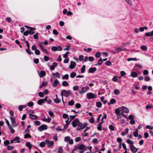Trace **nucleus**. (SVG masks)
<instances>
[{"label": "nucleus", "instance_id": "nucleus-62", "mask_svg": "<svg viewBox=\"0 0 153 153\" xmlns=\"http://www.w3.org/2000/svg\"><path fill=\"white\" fill-rule=\"evenodd\" d=\"M120 74L121 76H123L126 75V73L124 71H122L120 72Z\"/></svg>", "mask_w": 153, "mask_h": 153}, {"label": "nucleus", "instance_id": "nucleus-53", "mask_svg": "<svg viewBox=\"0 0 153 153\" xmlns=\"http://www.w3.org/2000/svg\"><path fill=\"white\" fill-rule=\"evenodd\" d=\"M153 108V106L152 105H148L146 106V108L148 109L149 108Z\"/></svg>", "mask_w": 153, "mask_h": 153}, {"label": "nucleus", "instance_id": "nucleus-58", "mask_svg": "<svg viewBox=\"0 0 153 153\" xmlns=\"http://www.w3.org/2000/svg\"><path fill=\"white\" fill-rule=\"evenodd\" d=\"M137 60V59L135 58H128L127 59V61H129L131 60L136 61Z\"/></svg>", "mask_w": 153, "mask_h": 153}, {"label": "nucleus", "instance_id": "nucleus-47", "mask_svg": "<svg viewBox=\"0 0 153 153\" xmlns=\"http://www.w3.org/2000/svg\"><path fill=\"white\" fill-rule=\"evenodd\" d=\"M109 128L112 131H113L114 130V127L112 125H109Z\"/></svg>", "mask_w": 153, "mask_h": 153}, {"label": "nucleus", "instance_id": "nucleus-50", "mask_svg": "<svg viewBox=\"0 0 153 153\" xmlns=\"http://www.w3.org/2000/svg\"><path fill=\"white\" fill-rule=\"evenodd\" d=\"M73 88L75 91H77L79 89V86L77 85H75L73 87Z\"/></svg>", "mask_w": 153, "mask_h": 153}, {"label": "nucleus", "instance_id": "nucleus-45", "mask_svg": "<svg viewBox=\"0 0 153 153\" xmlns=\"http://www.w3.org/2000/svg\"><path fill=\"white\" fill-rule=\"evenodd\" d=\"M95 56L96 57L99 58L101 56V54L99 52H97L96 53Z\"/></svg>", "mask_w": 153, "mask_h": 153}, {"label": "nucleus", "instance_id": "nucleus-48", "mask_svg": "<svg viewBox=\"0 0 153 153\" xmlns=\"http://www.w3.org/2000/svg\"><path fill=\"white\" fill-rule=\"evenodd\" d=\"M114 93L115 95H117L120 93V91L119 90H115L114 91Z\"/></svg>", "mask_w": 153, "mask_h": 153}, {"label": "nucleus", "instance_id": "nucleus-61", "mask_svg": "<svg viewBox=\"0 0 153 153\" xmlns=\"http://www.w3.org/2000/svg\"><path fill=\"white\" fill-rule=\"evenodd\" d=\"M6 20L8 22H10L11 21V18L10 17H7L6 19Z\"/></svg>", "mask_w": 153, "mask_h": 153}, {"label": "nucleus", "instance_id": "nucleus-20", "mask_svg": "<svg viewBox=\"0 0 153 153\" xmlns=\"http://www.w3.org/2000/svg\"><path fill=\"white\" fill-rule=\"evenodd\" d=\"M61 95L62 96V97L63 96H66V91L65 90H62L61 92Z\"/></svg>", "mask_w": 153, "mask_h": 153}, {"label": "nucleus", "instance_id": "nucleus-34", "mask_svg": "<svg viewBox=\"0 0 153 153\" xmlns=\"http://www.w3.org/2000/svg\"><path fill=\"white\" fill-rule=\"evenodd\" d=\"M54 101L56 103H59L60 102V101L58 97H57L56 99H54Z\"/></svg>", "mask_w": 153, "mask_h": 153}, {"label": "nucleus", "instance_id": "nucleus-18", "mask_svg": "<svg viewBox=\"0 0 153 153\" xmlns=\"http://www.w3.org/2000/svg\"><path fill=\"white\" fill-rule=\"evenodd\" d=\"M114 50L116 51V53H118L120 51H124V50L122 49V48L121 47H119L118 48H115Z\"/></svg>", "mask_w": 153, "mask_h": 153}, {"label": "nucleus", "instance_id": "nucleus-26", "mask_svg": "<svg viewBox=\"0 0 153 153\" xmlns=\"http://www.w3.org/2000/svg\"><path fill=\"white\" fill-rule=\"evenodd\" d=\"M62 85L64 86H67L69 85V84L67 82L64 81L62 82Z\"/></svg>", "mask_w": 153, "mask_h": 153}, {"label": "nucleus", "instance_id": "nucleus-19", "mask_svg": "<svg viewBox=\"0 0 153 153\" xmlns=\"http://www.w3.org/2000/svg\"><path fill=\"white\" fill-rule=\"evenodd\" d=\"M97 70L96 68H91L89 69V72L90 73H93Z\"/></svg>", "mask_w": 153, "mask_h": 153}, {"label": "nucleus", "instance_id": "nucleus-5", "mask_svg": "<svg viewBox=\"0 0 153 153\" xmlns=\"http://www.w3.org/2000/svg\"><path fill=\"white\" fill-rule=\"evenodd\" d=\"M89 89V88L88 86L83 87L82 88L81 91L79 92L80 94H82L86 92Z\"/></svg>", "mask_w": 153, "mask_h": 153}, {"label": "nucleus", "instance_id": "nucleus-14", "mask_svg": "<svg viewBox=\"0 0 153 153\" xmlns=\"http://www.w3.org/2000/svg\"><path fill=\"white\" fill-rule=\"evenodd\" d=\"M57 65V63L56 62H53L52 65L50 67V69L51 70H53L55 68Z\"/></svg>", "mask_w": 153, "mask_h": 153}, {"label": "nucleus", "instance_id": "nucleus-2", "mask_svg": "<svg viewBox=\"0 0 153 153\" xmlns=\"http://www.w3.org/2000/svg\"><path fill=\"white\" fill-rule=\"evenodd\" d=\"M96 94L91 92L88 93L86 95L87 98L88 99L94 98L96 97Z\"/></svg>", "mask_w": 153, "mask_h": 153}, {"label": "nucleus", "instance_id": "nucleus-33", "mask_svg": "<svg viewBox=\"0 0 153 153\" xmlns=\"http://www.w3.org/2000/svg\"><path fill=\"white\" fill-rule=\"evenodd\" d=\"M140 48L142 50L146 51L147 50V47L145 45H142L140 47Z\"/></svg>", "mask_w": 153, "mask_h": 153}, {"label": "nucleus", "instance_id": "nucleus-31", "mask_svg": "<svg viewBox=\"0 0 153 153\" xmlns=\"http://www.w3.org/2000/svg\"><path fill=\"white\" fill-rule=\"evenodd\" d=\"M85 65H83L82 67L81 70V72L82 73H84L85 71Z\"/></svg>", "mask_w": 153, "mask_h": 153}, {"label": "nucleus", "instance_id": "nucleus-23", "mask_svg": "<svg viewBox=\"0 0 153 153\" xmlns=\"http://www.w3.org/2000/svg\"><path fill=\"white\" fill-rule=\"evenodd\" d=\"M42 120L44 121L49 123L51 121V119L50 118L48 117L47 119L44 118L42 119Z\"/></svg>", "mask_w": 153, "mask_h": 153}, {"label": "nucleus", "instance_id": "nucleus-11", "mask_svg": "<svg viewBox=\"0 0 153 153\" xmlns=\"http://www.w3.org/2000/svg\"><path fill=\"white\" fill-rule=\"evenodd\" d=\"M131 151L133 153H135L137 151V149L133 145H131L130 147Z\"/></svg>", "mask_w": 153, "mask_h": 153}, {"label": "nucleus", "instance_id": "nucleus-15", "mask_svg": "<svg viewBox=\"0 0 153 153\" xmlns=\"http://www.w3.org/2000/svg\"><path fill=\"white\" fill-rule=\"evenodd\" d=\"M122 109H121L120 107L118 108L115 110V113L117 116H119L120 114V111H121Z\"/></svg>", "mask_w": 153, "mask_h": 153}, {"label": "nucleus", "instance_id": "nucleus-27", "mask_svg": "<svg viewBox=\"0 0 153 153\" xmlns=\"http://www.w3.org/2000/svg\"><path fill=\"white\" fill-rule=\"evenodd\" d=\"M26 145L29 148V150H30L32 147V145L29 142H27L26 143Z\"/></svg>", "mask_w": 153, "mask_h": 153}, {"label": "nucleus", "instance_id": "nucleus-40", "mask_svg": "<svg viewBox=\"0 0 153 153\" xmlns=\"http://www.w3.org/2000/svg\"><path fill=\"white\" fill-rule=\"evenodd\" d=\"M126 142L127 143L131 145H133L134 144V143L132 141L129 139L127 140L126 141Z\"/></svg>", "mask_w": 153, "mask_h": 153}, {"label": "nucleus", "instance_id": "nucleus-42", "mask_svg": "<svg viewBox=\"0 0 153 153\" xmlns=\"http://www.w3.org/2000/svg\"><path fill=\"white\" fill-rule=\"evenodd\" d=\"M84 50L86 52H89L91 51L92 48H88L87 49L86 48H84Z\"/></svg>", "mask_w": 153, "mask_h": 153}, {"label": "nucleus", "instance_id": "nucleus-30", "mask_svg": "<svg viewBox=\"0 0 153 153\" xmlns=\"http://www.w3.org/2000/svg\"><path fill=\"white\" fill-rule=\"evenodd\" d=\"M20 139V138L19 137H16L14 139L13 141H16L17 140V142H16L19 143L20 142V140H19Z\"/></svg>", "mask_w": 153, "mask_h": 153}, {"label": "nucleus", "instance_id": "nucleus-46", "mask_svg": "<svg viewBox=\"0 0 153 153\" xmlns=\"http://www.w3.org/2000/svg\"><path fill=\"white\" fill-rule=\"evenodd\" d=\"M150 77L149 76H146L144 78L145 80L146 81H149L150 80Z\"/></svg>", "mask_w": 153, "mask_h": 153}, {"label": "nucleus", "instance_id": "nucleus-24", "mask_svg": "<svg viewBox=\"0 0 153 153\" xmlns=\"http://www.w3.org/2000/svg\"><path fill=\"white\" fill-rule=\"evenodd\" d=\"M137 75V74L135 72H133L131 73V76L133 77H136Z\"/></svg>", "mask_w": 153, "mask_h": 153}, {"label": "nucleus", "instance_id": "nucleus-54", "mask_svg": "<svg viewBox=\"0 0 153 153\" xmlns=\"http://www.w3.org/2000/svg\"><path fill=\"white\" fill-rule=\"evenodd\" d=\"M98 140L97 138H94L92 140V143L97 144V143Z\"/></svg>", "mask_w": 153, "mask_h": 153}, {"label": "nucleus", "instance_id": "nucleus-60", "mask_svg": "<svg viewBox=\"0 0 153 153\" xmlns=\"http://www.w3.org/2000/svg\"><path fill=\"white\" fill-rule=\"evenodd\" d=\"M79 59L80 61H82L84 59V56L82 55H80L79 56Z\"/></svg>", "mask_w": 153, "mask_h": 153}, {"label": "nucleus", "instance_id": "nucleus-43", "mask_svg": "<svg viewBox=\"0 0 153 153\" xmlns=\"http://www.w3.org/2000/svg\"><path fill=\"white\" fill-rule=\"evenodd\" d=\"M110 103H111L112 104H113L116 102V100L114 98L111 99L110 100Z\"/></svg>", "mask_w": 153, "mask_h": 153}, {"label": "nucleus", "instance_id": "nucleus-4", "mask_svg": "<svg viewBox=\"0 0 153 153\" xmlns=\"http://www.w3.org/2000/svg\"><path fill=\"white\" fill-rule=\"evenodd\" d=\"M10 119L13 126L14 127L17 126V124L16 123L15 118L14 117H11L10 118Z\"/></svg>", "mask_w": 153, "mask_h": 153}, {"label": "nucleus", "instance_id": "nucleus-41", "mask_svg": "<svg viewBox=\"0 0 153 153\" xmlns=\"http://www.w3.org/2000/svg\"><path fill=\"white\" fill-rule=\"evenodd\" d=\"M9 143V141L8 140H6L4 142V145L5 146H8Z\"/></svg>", "mask_w": 153, "mask_h": 153}, {"label": "nucleus", "instance_id": "nucleus-28", "mask_svg": "<svg viewBox=\"0 0 153 153\" xmlns=\"http://www.w3.org/2000/svg\"><path fill=\"white\" fill-rule=\"evenodd\" d=\"M78 148L80 150H84L85 148V146L83 144L80 145L79 146Z\"/></svg>", "mask_w": 153, "mask_h": 153}, {"label": "nucleus", "instance_id": "nucleus-37", "mask_svg": "<svg viewBox=\"0 0 153 153\" xmlns=\"http://www.w3.org/2000/svg\"><path fill=\"white\" fill-rule=\"evenodd\" d=\"M104 100V97H102L101 98V101L103 102V103L105 104L107 102V101L106 100Z\"/></svg>", "mask_w": 153, "mask_h": 153}, {"label": "nucleus", "instance_id": "nucleus-22", "mask_svg": "<svg viewBox=\"0 0 153 153\" xmlns=\"http://www.w3.org/2000/svg\"><path fill=\"white\" fill-rule=\"evenodd\" d=\"M59 81L58 80H55L53 84V86L54 87H56L57 86V84L59 83Z\"/></svg>", "mask_w": 153, "mask_h": 153}, {"label": "nucleus", "instance_id": "nucleus-56", "mask_svg": "<svg viewBox=\"0 0 153 153\" xmlns=\"http://www.w3.org/2000/svg\"><path fill=\"white\" fill-rule=\"evenodd\" d=\"M51 49L53 51H57V48L56 47H52L51 48Z\"/></svg>", "mask_w": 153, "mask_h": 153}, {"label": "nucleus", "instance_id": "nucleus-49", "mask_svg": "<svg viewBox=\"0 0 153 153\" xmlns=\"http://www.w3.org/2000/svg\"><path fill=\"white\" fill-rule=\"evenodd\" d=\"M71 94V92L70 90H68L66 91V97H68L69 95H70Z\"/></svg>", "mask_w": 153, "mask_h": 153}, {"label": "nucleus", "instance_id": "nucleus-16", "mask_svg": "<svg viewBox=\"0 0 153 153\" xmlns=\"http://www.w3.org/2000/svg\"><path fill=\"white\" fill-rule=\"evenodd\" d=\"M46 75V73L44 71H41L40 72V73H39V75L41 77L45 76Z\"/></svg>", "mask_w": 153, "mask_h": 153}, {"label": "nucleus", "instance_id": "nucleus-36", "mask_svg": "<svg viewBox=\"0 0 153 153\" xmlns=\"http://www.w3.org/2000/svg\"><path fill=\"white\" fill-rule=\"evenodd\" d=\"M25 105H20L19 106L18 108L19 110L22 111V110L23 108H25Z\"/></svg>", "mask_w": 153, "mask_h": 153}, {"label": "nucleus", "instance_id": "nucleus-38", "mask_svg": "<svg viewBox=\"0 0 153 153\" xmlns=\"http://www.w3.org/2000/svg\"><path fill=\"white\" fill-rule=\"evenodd\" d=\"M96 105L97 107L100 108L102 106V103L100 102H96Z\"/></svg>", "mask_w": 153, "mask_h": 153}, {"label": "nucleus", "instance_id": "nucleus-51", "mask_svg": "<svg viewBox=\"0 0 153 153\" xmlns=\"http://www.w3.org/2000/svg\"><path fill=\"white\" fill-rule=\"evenodd\" d=\"M62 146H60L58 151V153H62Z\"/></svg>", "mask_w": 153, "mask_h": 153}, {"label": "nucleus", "instance_id": "nucleus-63", "mask_svg": "<svg viewBox=\"0 0 153 153\" xmlns=\"http://www.w3.org/2000/svg\"><path fill=\"white\" fill-rule=\"evenodd\" d=\"M31 135L28 134H25V138H27V137H29V138H31Z\"/></svg>", "mask_w": 153, "mask_h": 153}, {"label": "nucleus", "instance_id": "nucleus-55", "mask_svg": "<svg viewBox=\"0 0 153 153\" xmlns=\"http://www.w3.org/2000/svg\"><path fill=\"white\" fill-rule=\"evenodd\" d=\"M26 51L27 53H29V54H33V53L30 52V48H28V49H26Z\"/></svg>", "mask_w": 153, "mask_h": 153}, {"label": "nucleus", "instance_id": "nucleus-44", "mask_svg": "<svg viewBox=\"0 0 153 153\" xmlns=\"http://www.w3.org/2000/svg\"><path fill=\"white\" fill-rule=\"evenodd\" d=\"M118 80L117 76H114L112 78V80L114 82H116Z\"/></svg>", "mask_w": 153, "mask_h": 153}, {"label": "nucleus", "instance_id": "nucleus-35", "mask_svg": "<svg viewBox=\"0 0 153 153\" xmlns=\"http://www.w3.org/2000/svg\"><path fill=\"white\" fill-rule=\"evenodd\" d=\"M74 103V102L73 100H71V101L68 102V105H69L72 106Z\"/></svg>", "mask_w": 153, "mask_h": 153}, {"label": "nucleus", "instance_id": "nucleus-32", "mask_svg": "<svg viewBox=\"0 0 153 153\" xmlns=\"http://www.w3.org/2000/svg\"><path fill=\"white\" fill-rule=\"evenodd\" d=\"M76 75V73L75 72H73L71 74L70 77L72 78H74Z\"/></svg>", "mask_w": 153, "mask_h": 153}, {"label": "nucleus", "instance_id": "nucleus-52", "mask_svg": "<svg viewBox=\"0 0 153 153\" xmlns=\"http://www.w3.org/2000/svg\"><path fill=\"white\" fill-rule=\"evenodd\" d=\"M70 139V137L67 136L65 138L64 140L65 141L68 142V141H69Z\"/></svg>", "mask_w": 153, "mask_h": 153}, {"label": "nucleus", "instance_id": "nucleus-17", "mask_svg": "<svg viewBox=\"0 0 153 153\" xmlns=\"http://www.w3.org/2000/svg\"><path fill=\"white\" fill-rule=\"evenodd\" d=\"M33 111H31V112H30V113L29 114L30 118L32 119H36L37 118V117L36 116L34 115L31 113V112H32Z\"/></svg>", "mask_w": 153, "mask_h": 153}, {"label": "nucleus", "instance_id": "nucleus-8", "mask_svg": "<svg viewBox=\"0 0 153 153\" xmlns=\"http://www.w3.org/2000/svg\"><path fill=\"white\" fill-rule=\"evenodd\" d=\"M87 126V124L86 123H84L82 124L81 123H80L79 124L78 126L81 129H83L84 128H86Z\"/></svg>", "mask_w": 153, "mask_h": 153}, {"label": "nucleus", "instance_id": "nucleus-7", "mask_svg": "<svg viewBox=\"0 0 153 153\" xmlns=\"http://www.w3.org/2000/svg\"><path fill=\"white\" fill-rule=\"evenodd\" d=\"M45 142L47 144V146L48 147H50L53 145L54 143L53 141H50L48 140H46L45 141Z\"/></svg>", "mask_w": 153, "mask_h": 153}, {"label": "nucleus", "instance_id": "nucleus-29", "mask_svg": "<svg viewBox=\"0 0 153 153\" xmlns=\"http://www.w3.org/2000/svg\"><path fill=\"white\" fill-rule=\"evenodd\" d=\"M47 84V82H42V85L39 86V88H42L43 87L46 85Z\"/></svg>", "mask_w": 153, "mask_h": 153}, {"label": "nucleus", "instance_id": "nucleus-6", "mask_svg": "<svg viewBox=\"0 0 153 153\" xmlns=\"http://www.w3.org/2000/svg\"><path fill=\"white\" fill-rule=\"evenodd\" d=\"M47 129V126L46 125L43 124L39 127V130L42 131L43 130H46Z\"/></svg>", "mask_w": 153, "mask_h": 153}, {"label": "nucleus", "instance_id": "nucleus-64", "mask_svg": "<svg viewBox=\"0 0 153 153\" xmlns=\"http://www.w3.org/2000/svg\"><path fill=\"white\" fill-rule=\"evenodd\" d=\"M146 128L147 129H153V126H149V125H147L146 126Z\"/></svg>", "mask_w": 153, "mask_h": 153}, {"label": "nucleus", "instance_id": "nucleus-9", "mask_svg": "<svg viewBox=\"0 0 153 153\" xmlns=\"http://www.w3.org/2000/svg\"><path fill=\"white\" fill-rule=\"evenodd\" d=\"M121 109H122L121 111L125 113H127L129 112V111L128 109L126 107L122 106L120 107Z\"/></svg>", "mask_w": 153, "mask_h": 153}, {"label": "nucleus", "instance_id": "nucleus-39", "mask_svg": "<svg viewBox=\"0 0 153 153\" xmlns=\"http://www.w3.org/2000/svg\"><path fill=\"white\" fill-rule=\"evenodd\" d=\"M69 78V76L68 74H66L63 76L62 77L63 79H68Z\"/></svg>", "mask_w": 153, "mask_h": 153}, {"label": "nucleus", "instance_id": "nucleus-21", "mask_svg": "<svg viewBox=\"0 0 153 153\" xmlns=\"http://www.w3.org/2000/svg\"><path fill=\"white\" fill-rule=\"evenodd\" d=\"M145 35L146 36L148 37L149 36H152L153 35V30L150 32L146 33Z\"/></svg>", "mask_w": 153, "mask_h": 153}, {"label": "nucleus", "instance_id": "nucleus-1", "mask_svg": "<svg viewBox=\"0 0 153 153\" xmlns=\"http://www.w3.org/2000/svg\"><path fill=\"white\" fill-rule=\"evenodd\" d=\"M25 27H26L28 29V30L29 31V34L30 35H33L35 33V29L34 28L30 27L27 25H25Z\"/></svg>", "mask_w": 153, "mask_h": 153}, {"label": "nucleus", "instance_id": "nucleus-3", "mask_svg": "<svg viewBox=\"0 0 153 153\" xmlns=\"http://www.w3.org/2000/svg\"><path fill=\"white\" fill-rule=\"evenodd\" d=\"M80 123L78 119H75L72 122V126L73 127H76L77 126H78L79 124Z\"/></svg>", "mask_w": 153, "mask_h": 153}, {"label": "nucleus", "instance_id": "nucleus-25", "mask_svg": "<svg viewBox=\"0 0 153 153\" xmlns=\"http://www.w3.org/2000/svg\"><path fill=\"white\" fill-rule=\"evenodd\" d=\"M138 129H136V131L134 132L133 133V135L135 137H137L138 135Z\"/></svg>", "mask_w": 153, "mask_h": 153}, {"label": "nucleus", "instance_id": "nucleus-57", "mask_svg": "<svg viewBox=\"0 0 153 153\" xmlns=\"http://www.w3.org/2000/svg\"><path fill=\"white\" fill-rule=\"evenodd\" d=\"M148 73L149 71L147 70H145L143 71V74L145 75H148Z\"/></svg>", "mask_w": 153, "mask_h": 153}, {"label": "nucleus", "instance_id": "nucleus-13", "mask_svg": "<svg viewBox=\"0 0 153 153\" xmlns=\"http://www.w3.org/2000/svg\"><path fill=\"white\" fill-rule=\"evenodd\" d=\"M48 97H46L45 99H40L39 100V105H41L42 103H44L45 101H47Z\"/></svg>", "mask_w": 153, "mask_h": 153}, {"label": "nucleus", "instance_id": "nucleus-12", "mask_svg": "<svg viewBox=\"0 0 153 153\" xmlns=\"http://www.w3.org/2000/svg\"><path fill=\"white\" fill-rule=\"evenodd\" d=\"M39 46L41 48V49L43 50L44 52L46 54H48V52L46 49H45L44 46H43L40 43H39Z\"/></svg>", "mask_w": 153, "mask_h": 153}, {"label": "nucleus", "instance_id": "nucleus-59", "mask_svg": "<svg viewBox=\"0 0 153 153\" xmlns=\"http://www.w3.org/2000/svg\"><path fill=\"white\" fill-rule=\"evenodd\" d=\"M10 130L11 132L13 134L15 132V130L13 129V128L12 126H10L8 128Z\"/></svg>", "mask_w": 153, "mask_h": 153}, {"label": "nucleus", "instance_id": "nucleus-10", "mask_svg": "<svg viewBox=\"0 0 153 153\" xmlns=\"http://www.w3.org/2000/svg\"><path fill=\"white\" fill-rule=\"evenodd\" d=\"M76 65V64L75 62L71 61V64L69 65V67L70 69H73Z\"/></svg>", "mask_w": 153, "mask_h": 153}]
</instances>
